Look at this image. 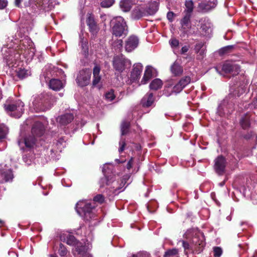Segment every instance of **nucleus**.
<instances>
[{
  "label": "nucleus",
  "mask_w": 257,
  "mask_h": 257,
  "mask_svg": "<svg viewBox=\"0 0 257 257\" xmlns=\"http://www.w3.org/2000/svg\"><path fill=\"white\" fill-rule=\"evenodd\" d=\"M17 53L13 49L4 47L2 49V52L4 55V58L7 60L9 64L13 63V60L18 58L20 54H23L25 56H28L30 58H32L35 53V50L34 47V44L32 41L29 38H26L20 41L18 46Z\"/></svg>",
  "instance_id": "f257e3e1"
},
{
  "label": "nucleus",
  "mask_w": 257,
  "mask_h": 257,
  "mask_svg": "<svg viewBox=\"0 0 257 257\" xmlns=\"http://www.w3.org/2000/svg\"><path fill=\"white\" fill-rule=\"evenodd\" d=\"M76 210L77 213L86 221L97 220L95 206L93 202L87 200L79 201L76 205Z\"/></svg>",
  "instance_id": "f03ea898"
},
{
  "label": "nucleus",
  "mask_w": 257,
  "mask_h": 257,
  "mask_svg": "<svg viewBox=\"0 0 257 257\" xmlns=\"http://www.w3.org/2000/svg\"><path fill=\"white\" fill-rule=\"evenodd\" d=\"M113 166L110 163H106L104 165L102 168V172L104 177L102 178L99 181L100 187L102 188L105 186L109 187L114 191H117L120 189L123 185V182L119 184L118 181L116 180L113 176H109V173H112Z\"/></svg>",
  "instance_id": "7ed1b4c3"
},
{
  "label": "nucleus",
  "mask_w": 257,
  "mask_h": 257,
  "mask_svg": "<svg viewBox=\"0 0 257 257\" xmlns=\"http://www.w3.org/2000/svg\"><path fill=\"white\" fill-rule=\"evenodd\" d=\"M52 96L42 93L33 97L30 108L35 112L45 111L50 109L53 105Z\"/></svg>",
  "instance_id": "20e7f679"
},
{
  "label": "nucleus",
  "mask_w": 257,
  "mask_h": 257,
  "mask_svg": "<svg viewBox=\"0 0 257 257\" xmlns=\"http://www.w3.org/2000/svg\"><path fill=\"white\" fill-rule=\"evenodd\" d=\"M184 237L189 241L196 252L200 253L202 251L205 244V239L203 234L198 229L192 228L187 230Z\"/></svg>",
  "instance_id": "39448f33"
},
{
  "label": "nucleus",
  "mask_w": 257,
  "mask_h": 257,
  "mask_svg": "<svg viewBox=\"0 0 257 257\" xmlns=\"http://www.w3.org/2000/svg\"><path fill=\"white\" fill-rule=\"evenodd\" d=\"M111 32L116 37L125 36L128 33V28L126 22L121 17H116L110 22Z\"/></svg>",
  "instance_id": "423d86ee"
},
{
  "label": "nucleus",
  "mask_w": 257,
  "mask_h": 257,
  "mask_svg": "<svg viewBox=\"0 0 257 257\" xmlns=\"http://www.w3.org/2000/svg\"><path fill=\"white\" fill-rule=\"evenodd\" d=\"M24 103L20 99L12 100L9 99L4 104V107L7 112L16 118L21 116L24 111Z\"/></svg>",
  "instance_id": "0eeeda50"
},
{
  "label": "nucleus",
  "mask_w": 257,
  "mask_h": 257,
  "mask_svg": "<svg viewBox=\"0 0 257 257\" xmlns=\"http://www.w3.org/2000/svg\"><path fill=\"white\" fill-rule=\"evenodd\" d=\"M61 241L66 242L67 244L74 246L73 253L74 255L76 254H84L85 252V245H83L82 242L78 241L75 237L69 233H63L60 235Z\"/></svg>",
  "instance_id": "6e6552de"
},
{
  "label": "nucleus",
  "mask_w": 257,
  "mask_h": 257,
  "mask_svg": "<svg viewBox=\"0 0 257 257\" xmlns=\"http://www.w3.org/2000/svg\"><path fill=\"white\" fill-rule=\"evenodd\" d=\"M18 143L21 150H30L35 146L36 139L33 135L21 134L18 139Z\"/></svg>",
  "instance_id": "1a4fd4ad"
},
{
  "label": "nucleus",
  "mask_w": 257,
  "mask_h": 257,
  "mask_svg": "<svg viewBox=\"0 0 257 257\" xmlns=\"http://www.w3.org/2000/svg\"><path fill=\"white\" fill-rule=\"evenodd\" d=\"M113 66L116 71L122 72L125 69L131 67V62L130 60L126 58L124 56L120 55L113 58Z\"/></svg>",
  "instance_id": "9d476101"
},
{
  "label": "nucleus",
  "mask_w": 257,
  "mask_h": 257,
  "mask_svg": "<svg viewBox=\"0 0 257 257\" xmlns=\"http://www.w3.org/2000/svg\"><path fill=\"white\" fill-rule=\"evenodd\" d=\"M52 0H29L26 6L32 7L36 11V8L45 11H49L54 7Z\"/></svg>",
  "instance_id": "9b49d317"
},
{
  "label": "nucleus",
  "mask_w": 257,
  "mask_h": 257,
  "mask_svg": "<svg viewBox=\"0 0 257 257\" xmlns=\"http://www.w3.org/2000/svg\"><path fill=\"white\" fill-rule=\"evenodd\" d=\"M220 68L221 66H217L215 67V70L219 74L223 75V74L222 73L219 71V69ZM221 70L222 72L225 74L232 73V75H235L238 73L239 71V67L238 65L232 63V62H226L221 66Z\"/></svg>",
  "instance_id": "f8f14e48"
},
{
  "label": "nucleus",
  "mask_w": 257,
  "mask_h": 257,
  "mask_svg": "<svg viewBox=\"0 0 257 257\" xmlns=\"http://www.w3.org/2000/svg\"><path fill=\"white\" fill-rule=\"evenodd\" d=\"M91 72L90 69H84L79 71L76 78V82L79 86L83 87L90 82Z\"/></svg>",
  "instance_id": "ddd939ff"
},
{
  "label": "nucleus",
  "mask_w": 257,
  "mask_h": 257,
  "mask_svg": "<svg viewBox=\"0 0 257 257\" xmlns=\"http://www.w3.org/2000/svg\"><path fill=\"white\" fill-rule=\"evenodd\" d=\"M139 44V38L135 35H131L125 41V50L127 52H131L138 47Z\"/></svg>",
  "instance_id": "4468645a"
},
{
  "label": "nucleus",
  "mask_w": 257,
  "mask_h": 257,
  "mask_svg": "<svg viewBox=\"0 0 257 257\" xmlns=\"http://www.w3.org/2000/svg\"><path fill=\"white\" fill-rule=\"evenodd\" d=\"M233 110V105L232 103H229L228 99L226 98L219 105L217 112L219 115L222 116L225 114H230Z\"/></svg>",
  "instance_id": "2eb2a0df"
},
{
  "label": "nucleus",
  "mask_w": 257,
  "mask_h": 257,
  "mask_svg": "<svg viewBox=\"0 0 257 257\" xmlns=\"http://www.w3.org/2000/svg\"><path fill=\"white\" fill-rule=\"evenodd\" d=\"M0 175L2 182L11 181L14 178L12 170L9 167L7 166L6 165H1Z\"/></svg>",
  "instance_id": "dca6fc26"
},
{
  "label": "nucleus",
  "mask_w": 257,
  "mask_h": 257,
  "mask_svg": "<svg viewBox=\"0 0 257 257\" xmlns=\"http://www.w3.org/2000/svg\"><path fill=\"white\" fill-rule=\"evenodd\" d=\"M226 166L225 159L222 156H218L214 160V170L219 175L223 174L224 172Z\"/></svg>",
  "instance_id": "f3484780"
},
{
  "label": "nucleus",
  "mask_w": 257,
  "mask_h": 257,
  "mask_svg": "<svg viewBox=\"0 0 257 257\" xmlns=\"http://www.w3.org/2000/svg\"><path fill=\"white\" fill-rule=\"evenodd\" d=\"M143 66L141 63H136L134 65L131 75V79L133 82L138 80L143 70Z\"/></svg>",
  "instance_id": "a211bd4d"
},
{
  "label": "nucleus",
  "mask_w": 257,
  "mask_h": 257,
  "mask_svg": "<svg viewBox=\"0 0 257 257\" xmlns=\"http://www.w3.org/2000/svg\"><path fill=\"white\" fill-rule=\"evenodd\" d=\"M146 9L143 6H139L133 10L132 17L134 19L139 20L143 17L147 16Z\"/></svg>",
  "instance_id": "6ab92c4d"
},
{
  "label": "nucleus",
  "mask_w": 257,
  "mask_h": 257,
  "mask_svg": "<svg viewBox=\"0 0 257 257\" xmlns=\"http://www.w3.org/2000/svg\"><path fill=\"white\" fill-rule=\"evenodd\" d=\"M199 23L201 24L200 29L202 34L205 36H208L211 32V24L208 20L201 19Z\"/></svg>",
  "instance_id": "aec40b11"
},
{
  "label": "nucleus",
  "mask_w": 257,
  "mask_h": 257,
  "mask_svg": "<svg viewBox=\"0 0 257 257\" xmlns=\"http://www.w3.org/2000/svg\"><path fill=\"white\" fill-rule=\"evenodd\" d=\"M74 119V116L72 113H65L59 116L57 121L62 125H65L71 122Z\"/></svg>",
  "instance_id": "412c9836"
},
{
  "label": "nucleus",
  "mask_w": 257,
  "mask_h": 257,
  "mask_svg": "<svg viewBox=\"0 0 257 257\" xmlns=\"http://www.w3.org/2000/svg\"><path fill=\"white\" fill-rule=\"evenodd\" d=\"M44 131V126L39 121H36L33 125L32 128V133L33 135L41 136Z\"/></svg>",
  "instance_id": "4be33fe9"
},
{
  "label": "nucleus",
  "mask_w": 257,
  "mask_h": 257,
  "mask_svg": "<svg viewBox=\"0 0 257 257\" xmlns=\"http://www.w3.org/2000/svg\"><path fill=\"white\" fill-rule=\"evenodd\" d=\"M190 18L191 14L185 13V16L181 20V29L185 33L187 32L188 30L191 28L190 25Z\"/></svg>",
  "instance_id": "5701e85b"
},
{
  "label": "nucleus",
  "mask_w": 257,
  "mask_h": 257,
  "mask_svg": "<svg viewBox=\"0 0 257 257\" xmlns=\"http://www.w3.org/2000/svg\"><path fill=\"white\" fill-rule=\"evenodd\" d=\"M153 70L154 68L151 66H147L146 67L144 76L139 85L145 84L148 83L153 76Z\"/></svg>",
  "instance_id": "b1692460"
},
{
  "label": "nucleus",
  "mask_w": 257,
  "mask_h": 257,
  "mask_svg": "<svg viewBox=\"0 0 257 257\" xmlns=\"http://www.w3.org/2000/svg\"><path fill=\"white\" fill-rule=\"evenodd\" d=\"M49 86L52 90L58 91L63 88L64 83L59 79H52L50 81Z\"/></svg>",
  "instance_id": "393cba45"
},
{
  "label": "nucleus",
  "mask_w": 257,
  "mask_h": 257,
  "mask_svg": "<svg viewBox=\"0 0 257 257\" xmlns=\"http://www.w3.org/2000/svg\"><path fill=\"white\" fill-rule=\"evenodd\" d=\"M154 97L152 93L146 94L142 99V104L145 107L151 106L154 102Z\"/></svg>",
  "instance_id": "a878e982"
},
{
  "label": "nucleus",
  "mask_w": 257,
  "mask_h": 257,
  "mask_svg": "<svg viewBox=\"0 0 257 257\" xmlns=\"http://www.w3.org/2000/svg\"><path fill=\"white\" fill-rule=\"evenodd\" d=\"M86 22L89 27L90 32L93 35L96 34L98 31V28L93 18L91 16H89L87 18Z\"/></svg>",
  "instance_id": "bb28decb"
},
{
  "label": "nucleus",
  "mask_w": 257,
  "mask_h": 257,
  "mask_svg": "<svg viewBox=\"0 0 257 257\" xmlns=\"http://www.w3.org/2000/svg\"><path fill=\"white\" fill-rule=\"evenodd\" d=\"M172 73L176 76L181 75L183 73V68L177 61H175L171 67Z\"/></svg>",
  "instance_id": "cd10ccee"
},
{
  "label": "nucleus",
  "mask_w": 257,
  "mask_h": 257,
  "mask_svg": "<svg viewBox=\"0 0 257 257\" xmlns=\"http://www.w3.org/2000/svg\"><path fill=\"white\" fill-rule=\"evenodd\" d=\"M240 123L243 129L247 128L250 125V115L246 113L242 116L240 120Z\"/></svg>",
  "instance_id": "c85d7f7f"
},
{
  "label": "nucleus",
  "mask_w": 257,
  "mask_h": 257,
  "mask_svg": "<svg viewBox=\"0 0 257 257\" xmlns=\"http://www.w3.org/2000/svg\"><path fill=\"white\" fill-rule=\"evenodd\" d=\"M119 6L122 11L127 12L132 8V3L130 0H121L120 2Z\"/></svg>",
  "instance_id": "c756f323"
},
{
  "label": "nucleus",
  "mask_w": 257,
  "mask_h": 257,
  "mask_svg": "<svg viewBox=\"0 0 257 257\" xmlns=\"http://www.w3.org/2000/svg\"><path fill=\"white\" fill-rule=\"evenodd\" d=\"M163 85L162 81L159 78L153 80L150 84V88L151 90H157L160 89Z\"/></svg>",
  "instance_id": "7c9ffc66"
},
{
  "label": "nucleus",
  "mask_w": 257,
  "mask_h": 257,
  "mask_svg": "<svg viewBox=\"0 0 257 257\" xmlns=\"http://www.w3.org/2000/svg\"><path fill=\"white\" fill-rule=\"evenodd\" d=\"M158 10V6L157 3L154 2L149 5V7L146 10L148 15H153Z\"/></svg>",
  "instance_id": "2f4dec72"
},
{
  "label": "nucleus",
  "mask_w": 257,
  "mask_h": 257,
  "mask_svg": "<svg viewBox=\"0 0 257 257\" xmlns=\"http://www.w3.org/2000/svg\"><path fill=\"white\" fill-rule=\"evenodd\" d=\"M185 7L186 9L185 10V13L191 15L194 8L193 2L192 1H186L185 2Z\"/></svg>",
  "instance_id": "473e14b6"
},
{
  "label": "nucleus",
  "mask_w": 257,
  "mask_h": 257,
  "mask_svg": "<svg viewBox=\"0 0 257 257\" xmlns=\"http://www.w3.org/2000/svg\"><path fill=\"white\" fill-rule=\"evenodd\" d=\"M164 257H179L178 251L176 248L168 250L165 252Z\"/></svg>",
  "instance_id": "72a5a7b5"
},
{
  "label": "nucleus",
  "mask_w": 257,
  "mask_h": 257,
  "mask_svg": "<svg viewBox=\"0 0 257 257\" xmlns=\"http://www.w3.org/2000/svg\"><path fill=\"white\" fill-rule=\"evenodd\" d=\"M233 48H234L233 45H228V46H225V47H224L221 48L219 50L218 52H219V54L221 55H224V54H226L230 53L231 51V50L233 49Z\"/></svg>",
  "instance_id": "f704fd0d"
},
{
  "label": "nucleus",
  "mask_w": 257,
  "mask_h": 257,
  "mask_svg": "<svg viewBox=\"0 0 257 257\" xmlns=\"http://www.w3.org/2000/svg\"><path fill=\"white\" fill-rule=\"evenodd\" d=\"M17 75L20 78L24 79L30 75V72L25 69H20L18 71Z\"/></svg>",
  "instance_id": "c9c22d12"
},
{
  "label": "nucleus",
  "mask_w": 257,
  "mask_h": 257,
  "mask_svg": "<svg viewBox=\"0 0 257 257\" xmlns=\"http://www.w3.org/2000/svg\"><path fill=\"white\" fill-rule=\"evenodd\" d=\"M130 126L129 122L123 121L121 124V135H124L128 132V128Z\"/></svg>",
  "instance_id": "e433bc0d"
},
{
  "label": "nucleus",
  "mask_w": 257,
  "mask_h": 257,
  "mask_svg": "<svg viewBox=\"0 0 257 257\" xmlns=\"http://www.w3.org/2000/svg\"><path fill=\"white\" fill-rule=\"evenodd\" d=\"M9 129L7 126L2 125H0V140L4 139L8 133Z\"/></svg>",
  "instance_id": "4c0bfd02"
},
{
  "label": "nucleus",
  "mask_w": 257,
  "mask_h": 257,
  "mask_svg": "<svg viewBox=\"0 0 257 257\" xmlns=\"http://www.w3.org/2000/svg\"><path fill=\"white\" fill-rule=\"evenodd\" d=\"M114 3V0H102L100 5L103 8H109L112 6Z\"/></svg>",
  "instance_id": "58836bf2"
},
{
  "label": "nucleus",
  "mask_w": 257,
  "mask_h": 257,
  "mask_svg": "<svg viewBox=\"0 0 257 257\" xmlns=\"http://www.w3.org/2000/svg\"><path fill=\"white\" fill-rule=\"evenodd\" d=\"M191 81V78L189 76H185L184 77H183L182 79L180 80L179 81V83H180L183 87L184 88L190 83Z\"/></svg>",
  "instance_id": "ea45409f"
},
{
  "label": "nucleus",
  "mask_w": 257,
  "mask_h": 257,
  "mask_svg": "<svg viewBox=\"0 0 257 257\" xmlns=\"http://www.w3.org/2000/svg\"><path fill=\"white\" fill-rule=\"evenodd\" d=\"M58 252H59L60 255L61 256L63 257V256H65L67 254V253L68 252V250L63 244L60 243L59 245V248L58 250Z\"/></svg>",
  "instance_id": "a19ab883"
},
{
  "label": "nucleus",
  "mask_w": 257,
  "mask_h": 257,
  "mask_svg": "<svg viewBox=\"0 0 257 257\" xmlns=\"http://www.w3.org/2000/svg\"><path fill=\"white\" fill-rule=\"evenodd\" d=\"M244 138L247 140L251 139L252 141L255 142L256 144H257V136L254 133L250 132L245 135Z\"/></svg>",
  "instance_id": "79ce46f5"
},
{
  "label": "nucleus",
  "mask_w": 257,
  "mask_h": 257,
  "mask_svg": "<svg viewBox=\"0 0 257 257\" xmlns=\"http://www.w3.org/2000/svg\"><path fill=\"white\" fill-rule=\"evenodd\" d=\"M105 97L106 99L109 101L113 100L115 98V95L114 94L113 90H110V91L107 92L105 94Z\"/></svg>",
  "instance_id": "37998d69"
},
{
  "label": "nucleus",
  "mask_w": 257,
  "mask_h": 257,
  "mask_svg": "<svg viewBox=\"0 0 257 257\" xmlns=\"http://www.w3.org/2000/svg\"><path fill=\"white\" fill-rule=\"evenodd\" d=\"M184 87L179 82L173 87L172 92L178 93L181 92Z\"/></svg>",
  "instance_id": "c03bdc74"
},
{
  "label": "nucleus",
  "mask_w": 257,
  "mask_h": 257,
  "mask_svg": "<svg viewBox=\"0 0 257 257\" xmlns=\"http://www.w3.org/2000/svg\"><path fill=\"white\" fill-rule=\"evenodd\" d=\"M217 4V0H209L206 5V9H213L216 6Z\"/></svg>",
  "instance_id": "a18cd8bd"
},
{
  "label": "nucleus",
  "mask_w": 257,
  "mask_h": 257,
  "mask_svg": "<svg viewBox=\"0 0 257 257\" xmlns=\"http://www.w3.org/2000/svg\"><path fill=\"white\" fill-rule=\"evenodd\" d=\"M222 253V249L220 247H213V255L215 257H220Z\"/></svg>",
  "instance_id": "49530a36"
},
{
  "label": "nucleus",
  "mask_w": 257,
  "mask_h": 257,
  "mask_svg": "<svg viewBox=\"0 0 257 257\" xmlns=\"http://www.w3.org/2000/svg\"><path fill=\"white\" fill-rule=\"evenodd\" d=\"M104 200V197L101 194H98V195H96L93 198L94 201L100 203H103Z\"/></svg>",
  "instance_id": "de8ad7c7"
},
{
  "label": "nucleus",
  "mask_w": 257,
  "mask_h": 257,
  "mask_svg": "<svg viewBox=\"0 0 257 257\" xmlns=\"http://www.w3.org/2000/svg\"><path fill=\"white\" fill-rule=\"evenodd\" d=\"M132 257H150V255L147 252L142 251L132 255Z\"/></svg>",
  "instance_id": "09e8293b"
},
{
  "label": "nucleus",
  "mask_w": 257,
  "mask_h": 257,
  "mask_svg": "<svg viewBox=\"0 0 257 257\" xmlns=\"http://www.w3.org/2000/svg\"><path fill=\"white\" fill-rule=\"evenodd\" d=\"M196 53L198 54V59H203L206 53V47H204L203 49L198 51Z\"/></svg>",
  "instance_id": "8fccbe9b"
},
{
  "label": "nucleus",
  "mask_w": 257,
  "mask_h": 257,
  "mask_svg": "<svg viewBox=\"0 0 257 257\" xmlns=\"http://www.w3.org/2000/svg\"><path fill=\"white\" fill-rule=\"evenodd\" d=\"M119 147L118 149V152L119 153H122L124 150V147L125 146V142L124 140L121 139L119 143Z\"/></svg>",
  "instance_id": "3c124183"
},
{
  "label": "nucleus",
  "mask_w": 257,
  "mask_h": 257,
  "mask_svg": "<svg viewBox=\"0 0 257 257\" xmlns=\"http://www.w3.org/2000/svg\"><path fill=\"white\" fill-rule=\"evenodd\" d=\"M205 47L206 46H205L204 44L202 42H199L197 43L195 45L194 48L195 52L197 53L198 51H200Z\"/></svg>",
  "instance_id": "603ef678"
},
{
  "label": "nucleus",
  "mask_w": 257,
  "mask_h": 257,
  "mask_svg": "<svg viewBox=\"0 0 257 257\" xmlns=\"http://www.w3.org/2000/svg\"><path fill=\"white\" fill-rule=\"evenodd\" d=\"M169 43L172 47H176L179 45V41L176 39H171L169 41Z\"/></svg>",
  "instance_id": "864d4df0"
},
{
  "label": "nucleus",
  "mask_w": 257,
  "mask_h": 257,
  "mask_svg": "<svg viewBox=\"0 0 257 257\" xmlns=\"http://www.w3.org/2000/svg\"><path fill=\"white\" fill-rule=\"evenodd\" d=\"M175 14L172 12H169L167 14V17L168 20L170 22H172L174 21V18L175 16Z\"/></svg>",
  "instance_id": "5fc2aeb1"
},
{
  "label": "nucleus",
  "mask_w": 257,
  "mask_h": 257,
  "mask_svg": "<svg viewBox=\"0 0 257 257\" xmlns=\"http://www.w3.org/2000/svg\"><path fill=\"white\" fill-rule=\"evenodd\" d=\"M101 77L99 75L93 76L92 84L93 86L97 85L100 81Z\"/></svg>",
  "instance_id": "6e6d98bb"
},
{
  "label": "nucleus",
  "mask_w": 257,
  "mask_h": 257,
  "mask_svg": "<svg viewBox=\"0 0 257 257\" xmlns=\"http://www.w3.org/2000/svg\"><path fill=\"white\" fill-rule=\"evenodd\" d=\"M134 162V158L132 157L130 160L128 161L126 164V169L127 170H130L132 167Z\"/></svg>",
  "instance_id": "4d7b16f0"
},
{
  "label": "nucleus",
  "mask_w": 257,
  "mask_h": 257,
  "mask_svg": "<svg viewBox=\"0 0 257 257\" xmlns=\"http://www.w3.org/2000/svg\"><path fill=\"white\" fill-rule=\"evenodd\" d=\"M100 68L98 65L95 66L93 68V76L99 75Z\"/></svg>",
  "instance_id": "13d9d810"
},
{
  "label": "nucleus",
  "mask_w": 257,
  "mask_h": 257,
  "mask_svg": "<svg viewBox=\"0 0 257 257\" xmlns=\"http://www.w3.org/2000/svg\"><path fill=\"white\" fill-rule=\"evenodd\" d=\"M88 247H87L85 245V252L84 254H77L78 255H80V256H82V257H92V255L88 252H87V250L88 249Z\"/></svg>",
  "instance_id": "bf43d9fd"
},
{
  "label": "nucleus",
  "mask_w": 257,
  "mask_h": 257,
  "mask_svg": "<svg viewBox=\"0 0 257 257\" xmlns=\"http://www.w3.org/2000/svg\"><path fill=\"white\" fill-rule=\"evenodd\" d=\"M7 0H0V9H4L7 6Z\"/></svg>",
  "instance_id": "052dcab7"
},
{
  "label": "nucleus",
  "mask_w": 257,
  "mask_h": 257,
  "mask_svg": "<svg viewBox=\"0 0 257 257\" xmlns=\"http://www.w3.org/2000/svg\"><path fill=\"white\" fill-rule=\"evenodd\" d=\"M81 47L82 49L84 50L85 52L88 51V48L87 46V43L86 42H81Z\"/></svg>",
  "instance_id": "680f3d73"
},
{
  "label": "nucleus",
  "mask_w": 257,
  "mask_h": 257,
  "mask_svg": "<svg viewBox=\"0 0 257 257\" xmlns=\"http://www.w3.org/2000/svg\"><path fill=\"white\" fill-rule=\"evenodd\" d=\"M188 50H189V46H184L182 48L181 52L182 54H184L185 53L187 52L188 51Z\"/></svg>",
  "instance_id": "e2e57ef3"
},
{
  "label": "nucleus",
  "mask_w": 257,
  "mask_h": 257,
  "mask_svg": "<svg viewBox=\"0 0 257 257\" xmlns=\"http://www.w3.org/2000/svg\"><path fill=\"white\" fill-rule=\"evenodd\" d=\"M182 244L185 250L188 249L189 248L190 244L188 242L183 241Z\"/></svg>",
  "instance_id": "0e129e2a"
},
{
  "label": "nucleus",
  "mask_w": 257,
  "mask_h": 257,
  "mask_svg": "<svg viewBox=\"0 0 257 257\" xmlns=\"http://www.w3.org/2000/svg\"><path fill=\"white\" fill-rule=\"evenodd\" d=\"M22 0H16L15 1V5L18 7H21V3L22 2Z\"/></svg>",
  "instance_id": "69168bd1"
},
{
  "label": "nucleus",
  "mask_w": 257,
  "mask_h": 257,
  "mask_svg": "<svg viewBox=\"0 0 257 257\" xmlns=\"http://www.w3.org/2000/svg\"><path fill=\"white\" fill-rule=\"evenodd\" d=\"M115 161L117 163H123V162H125V160H122V159L121 160H119V159H116L115 160Z\"/></svg>",
  "instance_id": "338daca9"
},
{
  "label": "nucleus",
  "mask_w": 257,
  "mask_h": 257,
  "mask_svg": "<svg viewBox=\"0 0 257 257\" xmlns=\"http://www.w3.org/2000/svg\"><path fill=\"white\" fill-rule=\"evenodd\" d=\"M163 94H164L165 95H166V96H170V95H171V93H169L167 92V90H166V89H165V90H164V93H163Z\"/></svg>",
  "instance_id": "774afa93"
}]
</instances>
